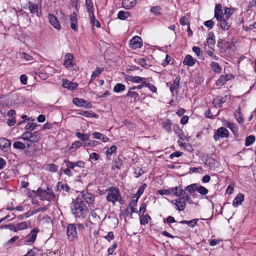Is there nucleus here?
<instances>
[{
	"label": "nucleus",
	"instance_id": "nucleus-1",
	"mask_svg": "<svg viewBox=\"0 0 256 256\" xmlns=\"http://www.w3.org/2000/svg\"><path fill=\"white\" fill-rule=\"evenodd\" d=\"M106 192L107 194L106 200L108 202H112L114 205L116 202L122 204V200L118 188L111 186L106 190Z\"/></svg>",
	"mask_w": 256,
	"mask_h": 256
},
{
	"label": "nucleus",
	"instance_id": "nucleus-2",
	"mask_svg": "<svg viewBox=\"0 0 256 256\" xmlns=\"http://www.w3.org/2000/svg\"><path fill=\"white\" fill-rule=\"evenodd\" d=\"M72 212L76 218H84L88 214V208L84 204L75 200Z\"/></svg>",
	"mask_w": 256,
	"mask_h": 256
},
{
	"label": "nucleus",
	"instance_id": "nucleus-3",
	"mask_svg": "<svg viewBox=\"0 0 256 256\" xmlns=\"http://www.w3.org/2000/svg\"><path fill=\"white\" fill-rule=\"evenodd\" d=\"M32 192L36 195H38L42 200L50 201L55 198V194L52 192V189L49 188L48 186L46 188V189L44 190L39 188L36 191L33 190Z\"/></svg>",
	"mask_w": 256,
	"mask_h": 256
},
{
	"label": "nucleus",
	"instance_id": "nucleus-4",
	"mask_svg": "<svg viewBox=\"0 0 256 256\" xmlns=\"http://www.w3.org/2000/svg\"><path fill=\"white\" fill-rule=\"evenodd\" d=\"M76 200L82 204L86 203L88 205L92 204L94 202V196L91 193L82 191L78 194Z\"/></svg>",
	"mask_w": 256,
	"mask_h": 256
},
{
	"label": "nucleus",
	"instance_id": "nucleus-5",
	"mask_svg": "<svg viewBox=\"0 0 256 256\" xmlns=\"http://www.w3.org/2000/svg\"><path fill=\"white\" fill-rule=\"evenodd\" d=\"M189 200H190V204L192 203L190 197L189 196H186L179 197L176 200H172L171 202L172 204L176 206V208L178 210L181 212L184 210L186 206V202H189Z\"/></svg>",
	"mask_w": 256,
	"mask_h": 256
},
{
	"label": "nucleus",
	"instance_id": "nucleus-6",
	"mask_svg": "<svg viewBox=\"0 0 256 256\" xmlns=\"http://www.w3.org/2000/svg\"><path fill=\"white\" fill-rule=\"evenodd\" d=\"M21 138L24 140L38 142L40 138V136L38 131H34L32 132L30 131H26L22 134Z\"/></svg>",
	"mask_w": 256,
	"mask_h": 256
},
{
	"label": "nucleus",
	"instance_id": "nucleus-7",
	"mask_svg": "<svg viewBox=\"0 0 256 256\" xmlns=\"http://www.w3.org/2000/svg\"><path fill=\"white\" fill-rule=\"evenodd\" d=\"M64 66L68 70H75L76 66L74 56L70 53H66L64 55Z\"/></svg>",
	"mask_w": 256,
	"mask_h": 256
},
{
	"label": "nucleus",
	"instance_id": "nucleus-8",
	"mask_svg": "<svg viewBox=\"0 0 256 256\" xmlns=\"http://www.w3.org/2000/svg\"><path fill=\"white\" fill-rule=\"evenodd\" d=\"M26 148L24 150V154L29 157L34 156L36 153L34 143L36 142L30 140H25Z\"/></svg>",
	"mask_w": 256,
	"mask_h": 256
},
{
	"label": "nucleus",
	"instance_id": "nucleus-9",
	"mask_svg": "<svg viewBox=\"0 0 256 256\" xmlns=\"http://www.w3.org/2000/svg\"><path fill=\"white\" fill-rule=\"evenodd\" d=\"M229 136V132L224 127H220L214 132V138L218 141L220 138H227Z\"/></svg>",
	"mask_w": 256,
	"mask_h": 256
},
{
	"label": "nucleus",
	"instance_id": "nucleus-10",
	"mask_svg": "<svg viewBox=\"0 0 256 256\" xmlns=\"http://www.w3.org/2000/svg\"><path fill=\"white\" fill-rule=\"evenodd\" d=\"M78 232L76 224H68L67 227V236L68 238L72 241L76 238Z\"/></svg>",
	"mask_w": 256,
	"mask_h": 256
},
{
	"label": "nucleus",
	"instance_id": "nucleus-11",
	"mask_svg": "<svg viewBox=\"0 0 256 256\" xmlns=\"http://www.w3.org/2000/svg\"><path fill=\"white\" fill-rule=\"evenodd\" d=\"M125 79L126 81H130L132 83L143 84H146L148 78L140 76H133L130 75H126Z\"/></svg>",
	"mask_w": 256,
	"mask_h": 256
},
{
	"label": "nucleus",
	"instance_id": "nucleus-12",
	"mask_svg": "<svg viewBox=\"0 0 256 256\" xmlns=\"http://www.w3.org/2000/svg\"><path fill=\"white\" fill-rule=\"evenodd\" d=\"M39 230L37 228H34L28 235L26 239L25 240L24 244L28 245L33 244L36 240L37 234Z\"/></svg>",
	"mask_w": 256,
	"mask_h": 256
},
{
	"label": "nucleus",
	"instance_id": "nucleus-13",
	"mask_svg": "<svg viewBox=\"0 0 256 256\" xmlns=\"http://www.w3.org/2000/svg\"><path fill=\"white\" fill-rule=\"evenodd\" d=\"M130 47L132 49L140 48L142 46V38L138 36H134L130 41Z\"/></svg>",
	"mask_w": 256,
	"mask_h": 256
},
{
	"label": "nucleus",
	"instance_id": "nucleus-14",
	"mask_svg": "<svg viewBox=\"0 0 256 256\" xmlns=\"http://www.w3.org/2000/svg\"><path fill=\"white\" fill-rule=\"evenodd\" d=\"M73 103L79 107H84L85 108H90L92 107L91 104L87 101H86L82 98H73Z\"/></svg>",
	"mask_w": 256,
	"mask_h": 256
},
{
	"label": "nucleus",
	"instance_id": "nucleus-15",
	"mask_svg": "<svg viewBox=\"0 0 256 256\" xmlns=\"http://www.w3.org/2000/svg\"><path fill=\"white\" fill-rule=\"evenodd\" d=\"M28 4L30 13L36 14L38 18L40 17L41 12L39 11L38 6L30 1L28 2Z\"/></svg>",
	"mask_w": 256,
	"mask_h": 256
},
{
	"label": "nucleus",
	"instance_id": "nucleus-16",
	"mask_svg": "<svg viewBox=\"0 0 256 256\" xmlns=\"http://www.w3.org/2000/svg\"><path fill=\"white\" fill-rule=\"evenodd\" d=\"M48 19L50 23L54 28L58 30H60L61 29L60 24L57 18L54 15L49 14L48 15Z\"/></svg>",
	"mask_w": 256,
	"mask_h": 256
},
{
	"label": "nucleus",
	"instance_id": "nucleus-17",
	"mask_svg": "<svg viewBox=\"0 0 256 256\" xmlns=\"http://www.w3.org/2000/svg\"><path fill=\"white\" fill-rule=\"evenodd\" d=\"M11 142L6 138H0V148L3 151L8 152L10 148Z\"/></svg>",
	"mask_w": 256,
	"mask_h": 256
},
{
	"label": "nucleus",
	"instance_id": "nucleus-18",
	"mask_svg": "<svg viewBox=\"0 0 256 256\" xmlns=\"http://www.w3.org/2000/svg\"><path fill=\"white\" fill-rule=\"evenodd\" d=\"M180 80V76H178L174 80L172 84H171L170 86V91L172 94H174V92H176V94L178 93Z\"/></svg>",
	"mask_w": 256,
	"mask_h": 256
},
{
	"label": "nucleus",
	"instance_id": "nucleus-19",
	"mask_svg": "<svg viewBox=\"0 0 256 256\" xmlns=\"http://www.w3.org/2000/svg\"><path fill=\"white\" fill-rule=\"evenodd\" d=\"M78 86L76 82H72L68 80H63L62 86L70 90L76 89Z\"/></svg>",
	"mask_w": 256,
	"mask_h": 256
},
{
	"label": "nucleus",
	"instance_id": "nucleus-20",
	"mask_svg": "<svg viewBox=\"0 0 256 256\" xmlns=\"http://www.w3.org/2000/svg\"><path fill=\"white\" fill-rule=\"evenodd\" d=\"M244 200V195L242 194H238L234 199L232 205L234 207H238L240 205Z\"/></svg>",
	"mask_w": 256,
	"mask_h": 256
},
{
	"label": "nucleus",
	"instance_id": "nucleus-21",
	"mask_svg": "<svg viewBox=\"0 0 256 256\" xmlns=\"http://www.w3.org/2000/svg\"><path fill=\"white\" fill-rule=\"evenodd\" d=\"M196 62V60L194 59L192 56L190 54L186 56L183 64L189 66H193Z\"/></svg>",
	"mask_w": 256,
	"mask_h": 256
},
{
	"label": "nucleus",
	"instance_id": "nucleus-22",
	"mask_svg": "<svg viewBox=\"0 0 256 256\" xmlns=\"http://www.w3.org/2000/svg\"><path fill=\"white\" fill-rule=\"evenodd\" d=\"M92 134L94 138L97 140H101L102 142H108L110 140V138L106 135L98 132H94L92 133Z\"/></svg>",
	"mask_w": 256,
	"mask_h": 256
},
{
	"label": "nucleus",
	"instance_id": "nucleus-23",
	"mask_svg": "<svg viewBox=\"0 0 256 256\" xmlns=\"http://www.w3.org/2000/svg\"><path fill=\"white\" fill-rule=\"evenodd\" d=\"M70 28L72 30H73L74 31H77L78 30V27H77V18H76V14L75 12L72 13L70 16Z\"/></svg>",
	"mask_w": 256,
	"mask_h": 256
},
{
	"label": "nucleus",
	"instance_id": "nucleus-24",
	"mask_svg": "<svg viewBox=\"0 0 256 256\" xmlns=\"http://www.w3.org/2000/svg\"><path fill=\"white\" fill-rule=\"evenodd\" d=\"M56 187L58 190H62L63 193L65 192L66 193L64 194H66V193H68L70 190V188L67 184H64L63 182H60L58 183Z\"/></svg>",
	"mask_w": 256,
	"mask_h": 256
},
{
	"label": "nucleus",
	"instance_id": "nucleus-25",
	"mask_svg": "<svg viewBox=\"0 0 256 256\" xmlns=\"http://www.w3.org/2000/svg\"><path fill=\"white\" fill-rule=\"evenodd\" d=\"M230 80L228 74L221 76L216 81V84L218 86H222Z\"/></svg>",
	"mask_w": 256,
	"mask_h": 256
},
{
	"label": "nucleus",
	"instance_id": "nucleus-26",
	"mask_svg": "<svg viewBox=\"0 0 256 256\" xmlns=\"http://www.w3.org/2000/svg\"><path fill=\"white\" fill-rule=\"evenodd\" d=\"M172 122L170 120L168 119L162 124V128L168 133L172 132Z\"/></svg>",
	"mask_w": 256,
	"mask_h": 256
},
{
	"label": "nucleus",
	"instance_id": "nucleus-27",
	"mask_svg": "<svg viewBox=\"0 0 256 256\" xmlns=\"http://www.w3.org/2000/svg\"><path fill=\"white\" fill-rule=\"evenodd\" d=\"M215 36L213 32H209L208 37L206 40V43L208 46L210 48L214 46L216 44V40L214 38Z\"/></svg>",
	"mask_w": 256,
	"mask_h": 256
},
{
	"label": "nucleus",
	"instance_id": "nucleus-28",
	"mask_svg": "<svg viewBox=\"0 0 256 256\" xmlns=\"http://www.w3.org/2000/svg\"><path fill=\"white\" fill-rule=\"evenodd\" d=\"M173 130L180 139L184 140V133L178 125H174L173 126Z\"/></svg>",
	"mask_w": 256,
	"mask_h": 256
},
{
	"label": "nucleus",
	"instance_id": "nucleus-29",
	"mask_svg": "<svg viewBox=\"0 0 256 256\" xmlns=\"http://www.w3.org/2000/svg\"><path fill=\"white\" fill-rule=\"evenodd\" d=\"M138 200L137 198L136 200H132L128 204V206L130 208V215H132L133 213H137L138 210L135 207L137 206V203L138 202Z\"/></svg>",
	"mask_w": 256,
	"mask_h": 256
},
{
	"label": "nucleus",
	"instance_id": "nucleus-30",
	"mask_svg": "<svg viewBox=\"0 0 256 256\" xmlns=\"http://www.w3.org/2000/svg\"><path fill=\"white\" fill-rule=\"evenodd\" d=\"M198 220L199 219L198 218H194L190 220H181L179 222L182 224H186L190 228H193L196 225Z\"/></svg>",
	"mask_w": 256,
	"mask_h": 256
},
{
	"label": "nucleus",
	"instance_id": "nucleus-31",
	"mask_svg": "<svg viewBox=\"0 0 256 256\" xmlns=\"http://www.w3.org/2000/svg\"><path fill=\"white\" fill-rule=\"evenodd\" d=\"M137 0H123L122 5L126 9L132 8L136 4Z\"/></svg>",
	"mask_w": 256,
	"mask_h": 256
},
{
	"label": "nucleus",
	"instance_id": "nucleus-32",
	"mask_svg": "<svg viewBox=\"0 0 256 256\" xmlns=\"http://www.w3.org/2000/svg\"><path fill=\"white\" fill-rule=\"evenodd\" d=\"M228 20L224 18L222 20L218 21L220 22V27L224 30H228L230 28V24L227 22Z\"/></svg>",
	"mask_w": 256,
	"mask_h": 256
},
{
	"label": "nucleus",
	"instance_id": "nucleus-33",
	"mask_svg": "<svg viewBox=\"0 0 256 256\" xmlns=\"http://www.w3.org/2000/svg\"><path fill=\"white\" fill-rule=\"evenodd\" d=\"M90 23L92 26H96L97 28L100 27V24L98 20H96V18L94 16V12H92L91 14H89Z\"/></svg>",
	"mask_w": 256,
	"mask_h": 256
},
{
	"label": "nucleus",
	"instance_id": "nucleus-34",
	"mask_svg": "<svg viewBox=\"0 0 256 256\" xmlns=\"http://www.w3.org/2000/svg\"><path fill=\"white\" fill-rule=\"evenodd\" d=\"M30 222H24L16 224L17 230H23L30 227Z\"/></svg>",
	"mask_w": 256,
	"mask_h": 256
},
{
	"label": "nucleus",
	"instance_id": "nucleus-35",
	"mask_svg": "<svg viewBox=\"0 0 256 256\" xmlns=\"http://www.w3.org/2000/svg\"><path fill=\"white\" fill-rule=\"evenodd\" d=\"M104 70V69L103 68L97 67L91 75L90 82L94 80Z\"/></svg>",
	"mask_w": 256,
	"mask_h": 256
},
{
	"label": "nucleus",
	"instance_id": "nucleus-36",
	"mask_svg": "<svg viewBox=\"0 0 256 256\" xmlns=\"http://www.w3.org/2000/svg\"><path fill=\"white\" fill-rule=\"evenodd\" d=\"M198 184H192L188 186L185 190L188 191L190 194H192L194 193L196 191H197L198 190Z\"/></svg>",
	"mask_w": 256,
	"mask_h": 256
},
{
	"label": "nucleus",
	"instance_id": "nucleus-37",
	"mask_svg": "<svg viewBox=\"0 0 256 256\" xmlns=\"http://www.w3.org/2000/svg\"><path fill=\"white\" fill-rule=\"evenodd\" d=\"M140 223L142 225H146L148 222V220H151L150 216L148 214L140 215Z\"/></svg>",
	"mask_w": 256,
	"mask_h": 256
},
{
	"label": "nucleus",
	"instance_id": "nucleus-38",
	"mask_svg": "<svg viewBox=\"0 0 256 256\" xmlns=\"http://www.w3.org/2000/svg\"><path fill=\"white\" fill-rule=\"evenodd\" d=\"M130 16L129 12L122 10L120 11L118 14V18L121 20H125Z\"/></svg>",
	"mask_w": 256,
	"mask_h": 256
},
{
	"label": "nucleus",
	"instance_id": "nucleus-39",
	"mask_svg": "<svg viewBox=\"0 0 256 256\" xmlns=\"http://www.w3.org/2000/svg\"><path fill=\"white\" fill-rule=\"evenodd\" d=\"M76 136L79 139L84 142L88 140L90 138V134H82L80 132H76Z\"/></svg>",
	"mask_w": 256,
	"mask_h": 256
},
{
	"label": "nucleus",
	"instance_id": "nucleus-40",
	"mask_svg": "<svg viewBox=\"0 0 256 256\" xmlns=\"http://www.w3.org/2000/svg\"><path fill=\"white\" fill-rule=\"evenodd\" d=\"M210 66L213 71L216 73H220L222 71V68L219 64L216 62H212L210 64Z\"/></svg>",
	"mask_w": 256,
	"mask_h": 256
},
{
	"label": "nucleus",
	"instance_id": "nucleus-41",
	"mask_svg": "<svg viewBox=\"0 0 256 256\" xmlns=\"http://www.w3.org/2000/svg\"><path fill=\"white\" fill-rule=\"evenodd\" d=\"M84 143L82 142L81 141L78 140L76 142H74L72 144V146L70 148V150L74 152L78 148H80V146H84Z\"/></svg>",
	"mask_w": 256,
	"mask_h": 256
},
{
	"label": "nucleus",
	"instance_id": "nucleus-42",
	"mask_svg": "<svg viewBox=\"0 0 256 256\" xmlns=\"http://www.w3.org/2000/svg\"><path fill=\"white\" fill-rule=\"evenodd\" d=\"M225 102V100L224 98H221L220 96H217L214 98L213 100V104L216 106H218L220 107L222 106V104Z\"/></svg>",
	"mask_w": 256,
	"mask_h": 256
},
{
	"label": "nucleus",
	"instance_id": "nucleus-43",
	"mask_svg": "<svg viewBox=\"0 0 256 256\" xmlns=\"http://www.w3.org/2000/svg\"><path fill=\"white\" fill-rule=\"evenodd\" d=\"M126 96L134 98V101H137V98L138 96V94L137 92L133 91V90H131V88L129 90L128 92L126 94Z\"/></svg>",
	"mask_w": 256,
	"mask_h": 256
},
{
	"label": "nucleus",
	"instance_id": "nucleus-44",
	"mask_svg": "<svg viewBox=\"0 0 256 256\" xmlns=\"http://www.w3.org/2000/svg\"><path fill=\"white\" fill-rule=\"evenodd\" d=\"M13 146L14 148L18 150H24L25 148H26V144L24 143H23L21 142L16 141L13 144Z\"/></svg>",
	"mask_w": 256,
	"mask_h": 256
},
{
	"label": "nucleus",
	"instance_id": "nucleus-45",
	"mask_svg": "<svg viewBox=\"0 0 256 256\" xmlns=\"http://www.w3.org/2000/svg\"><path fill=\"white\" fill-rule=\"evenodd\" d=\"M178 188L176 192V196H177L181 197L188 196V194L186 192V190H183L181 186H176Z\"/></svg>",
	"mask_w": 256,
	"mask_h": 256
},
{
	"label": "nucleus",
	"instance_id": "nucleus-46",
	"mask_svg": "<svg viewBox=\"0 0 256 256\" xmlns=\"http://www.w3.org/2000/svg\"><path fill=\"white\" fill-rule=\"evenodd\" d=\"M126 86H125L120 83L117 84L115 85L114 88V91L115 92H122L125 90Z\"/></svg>",
	"mask_w": 256,
	"mask_h": 256
},
{
	"label": "nucleus",
	"instance_id": "nucleus-47",
	"mask_svg": "<svg viewBox=\"0 0 256 256\" xmlns=\"http://www.w3.org/2000/svg\"><path fill=\"white\" fill-rule=\"evenodd\" d=\"M146 186L147 185L146 184H143L141 186L139 187L138 192L136 194V196L137 197L138 199H139L140 196L142 195Z\"/></svg>",
	"mask_w": 256,
	"mask_h": 256
},
{
	"label": "nucleus",
	"instance_id": "nucleus-48",
	"mask_svg": "<svg viewBox=\"0 0 256 256\" xmlns=\"http://www.w3.org/2000/svg\"><path fill=\"white\" fill-rule=\"evenodd\" d=\"M256 140L255 136L250 135L246 137L245 141V145L246 146H248L252 144Z\"/></svg>",
	"mask_w": 256,
	"mask_h": 256
},
{
	"label": "nucleus",
	"instance_id": "nucleus-49",
	"mask_svg": "<svg viewBox=\"0 0 256 256\" xmlns=\"http://www.w3.org/2000/svg\"><path fill=\"white\" fill-rule=\"evenodd\" d=\"M235 10L233 8H224V14L226 16L224 17L226 19H229L231 16L234 13Z\"/></svg>",
	"mask_w": 256,
	"mask_h": 256
},
{
	"label": "nucleus",
	"instance_id": "nucleus-50",
	"mask_svg": "<svg viewBox=\"0 0 256 256\" xmlns=\"http://www.w3.org/2000/svg\"><path fill=\"white\" fill-rule=\"evenodd\" d=\"M86 6L88 14H91L93 10V4L92 0H86Z\"/></svg>",
	"mask_w": 256,
	"mask_h": 256
},
{
	"label": "nucleus",
	"instance_id": "nucleus-51",
	"mask_svg": "<svg viewBox=\"0 0 256 256\" xmlns=\"http://www.w3.org/2000/svg\"><path fill=\"white\" fill-rule=\"evenodd\" d=\"M197 192L202 195L205 196L208 193V190L205 187L198 185Z\"/></svg>",
	"mask_w": 256,
	"mask_h": 256
},
{
	"label": "nucleus",
	"instance_id": "nucleus-52",
	"mask_svg": "<svg viewBox=\"0 0 256 256\" xmlns=\"http://www.w3.org/2000/svg\"><path fill=\"white\" fill-rule=\"evenodd\" d=\"M37 126L36 123H28L26 126L24 128L26 131L31 132L35 130Z\"/></svg>",
	"mask_w": 256,
	"mask_h": 256
},
{
	"label": "nucleus",
	"instance_id": "nucleus-53",
	"mask_svg": "<svg viewBox=\"0 0 256 256\" xmlns=\"http://www.w3.org/2000/svg\"><path fill=\"white\" fill-rule=\"evenodd\" d=\"M146 87L148 88L152 92L156 93L157 88L154 85L150 83L148 80L146 82Z\"/></svg>",
	"mask_w": 256,
	"mask_h": 256
},
{
	"label": "nucleus",
	"instance_id": "nucleus-54",
	"mask_svg": "<svg viewBox=\"0 0 256 256\" xmlns=\"http://www.w3.org/2000/svg\"><path fill=\"white\" fill-rule=\"evenodd\" d=\"M80 114L87 118L96 117V114H94L92 112L90 111H82L81 112Z\"/></svg>",
	"mask_w": 256,
	"mask_h": 256
},
{
	"label": "nucleus",
	"instance_id": "nucleus-55",
	"mask_svg": "<svg viewBox=\"0 0 256 256\" xmlns=\"http://www.w3.org/2000/svg\"><path fill=\"white\" fill-rule=\"evenodd\" d=\"M192 50L200 58H202V52L200 48L198 46H194L192 48Z\"/></svg>",
	"mask_w": 256,
	"mask_h": 256
},
{
	"label": "nucleus",
	"instance_id": "nucleus-56",
	"mask_svg": "<svg viewBox=\"0 0 256 256\" xmlns=\"http://www.w3.org/2000/svg\"><path fill=\"white\" fill-rule=\"evenodd\" d=\"M20 55L22 58L26 60V61H31L33 60V58L31 56L25 52L20 53Z\"/></svg>",
	"mask_w": 256,
	"mask_h": 256
},
{
	"label": "nucleus",
	"instance_id": "nucleus-57",
	"mask_svg": "<svg viewBox=\"0 0 256 256\" xmlns=\"http://www.w3.org/2000/svg\"><path fill=\"white\" fill-rule=\"evenodd\" d=\"M99 142L98 141L90 140L88 142H85L84 143V146L86 147L88 146H94L98 145Z\"/></svg>",
	"mask_w": 256,
	"mask_h": 256
},
{
	"label": "nucleus",
	"instance_id": "nucleus-58",
	"mask_svg": "<svg viewBox=\"0 0 256 256\" xmlns=\"http://www.w3.org/2000/svg\"><path fill=\"white\" fill-rule=\"evenodd\" d=\"M64 163L66 164L67 168L73 170L75 167V162H72L68 160H64Z\"/></svg>",
	"mask_w": 256,
	"mask_h": 256
},
{
	"label": "nucleus",
	"instance_id": "nucleus-59",
	"mask_svg": "<svg viewBox=\"0 0 256 256\" xmlns=\"http://www.w3.org/2000/svg\"><path fill=\"white\" fill-rule=\"evenodd\" d=\"M161 8L160 6H153L150 8V12L155 15L160 14Z\"/></svg>",
	"mask_w": 256,
	"mask_h": 256
},
{
	"label": "nucleus",
	"instance_id": "nucleus-60",
	"mask_svg": "<svg viewBox=\"0 0 256 256\" xmlns=\"http://www.w3.org/2000/svg\"><path fill=\"white\" fill-rule=\"evenodd\" d=\"M91 216L94 219V222H92L93 224H95L96 222H98L100 221V218L99 216L94 211L92 210L91 212Z\"/></svg>",
	"mask_w": 256,
	"mask_h": 256
},
{
	"label": "nucleus",
	"instance_id": "nucleus-61",
	"mask_svg": "<svg viewBox=\"0 0 256 256\" xmlns=\"http://www.w3.org/2000/svg\"><path fill=\"white\" fill-rule=\"evenodd\" d=\"M234 116L236 119L237 121L239 123L243 122L244 119L242 117V114L240 111H236L234 114Z\"/></svg>",
	"mask_w": 256,
	"mask_h": 256
},
{
	"label": "nucleus",
	"instance_id": "nucleus-62",
	"mask_svg": "<svg viewBox=\"0 0 256 256\" xmlns=\"http://www.w3.org/2000/svg\"><path fill=\"white\" fill-rule=\"evenodd\" d=\"M116 146H112L110 148H108L106 152V154L107 156L111 155L114 152H116Z\"/></svg>",
	"mask_w": 256,
	"mask_h": 256
},
{
	"label": "nucleus",
	"instance_id": "nucleus-63",
	"mask_svg": "<svg viewBox=\"0 0 256 256\" xmlns=\"http://www.w3.org/2000/svg\"><path fill=\"white\" fill-rule=\"evenodd\" d=\"M48 170L50 172H56L58 170V166L54 164H48Z\"/></svg>",
	"mask_w": 256,
	"mask_h": 256
},
{
	"label": "nucleus",
	"instance_id": "nucleus-64",
	"mask_svg": "<svg viewBox=\"0 0 256 256\" xmlns=\"http://www.w3.org/2000/svg\"><path fill=\"white\" fill-rule=\"evenodd\" d=\"M134 173L136 174V178H138L144 173V171L141 168H135Z\"/></svg>",
	"mask_w": 256,
	"mask_h": 256
}]
</instances>
